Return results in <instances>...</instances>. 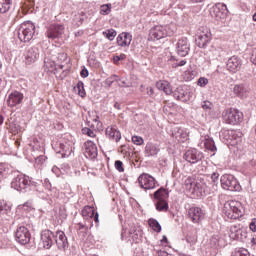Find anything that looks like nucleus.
<instances>
[{
    "instance_id": "9",
    "label": "nucleus",
    "mask_w": 256,
    "mask_h": 256,
    "mask_svg": "<svg viewBox=\"0 0 256 256\" xmlns=\"http://www.w3.org/2000/svg\"><path fill=\"white\" fill-rule=\"evenodd\" d=\"M16 241L20 245H27L31 241V233H29V228L25 226H20L16 230Z\"/></svg>"
},
{
    "instance_id": "20",
    "label": "nucleus",
    "mask_w": 256,
    "mask_h": 256,
    "mask_svg": "<svg viewBox=\"0 0 256 256\" xmlns=\"http://www.w3.org/2000/svg\"><path fill=\"white\" fill-rule=\"evenodd\" d=\"M211 37V32H202V34H200L196 39V45L200 47V49H205V47H207V44L211 41Z\"/></svg>"
},
{
    "instance_id": "25",
    "label": "nucleus",
    "mask_w": 256,
    "mask_h": 256,
    "mask_svg": "<svg viewBox=\"0 0 256 256\" xmlns=\"http://www.w3.org/2000/svg\"><path fill=\"white\" fill-rule=\"evenodd\" d=\"M173 96L175 99H178V101H187V99H189V93L183 89V86L176 88L173 92Z\"/></svg>"
},
{
    "instance_id": "53",
    "label": "nucleus",
    "mask_w": 256,
    "mask_h": 256,
    "mask_svg": "<svg viewBox=\"0 0 256 256\" xmlns=\"http://www.w3.org/2000/svg\"><path fill=\"white\" fill-rule=\"evenodd\" d=\"M119 87H131V83L127 82V80L125 79H120Z\"/></svg>"
},
{
    "instance_id": "5",
    "label": "nucleus",
    "mask_w": 256,
    "mask_h": 256,
    "mask_svg": "<svg viewBox=\"0 0 256 256\" xmlns=\"http://www.w3.org/2000/svg\"><path fill=\"white\" fill-rule=\"evenodd\" d=\"M12 189L25 193L29 187H31V180L29 176L23 174L17 175L11 182Z\"/></svg>"
},
{
    "instance_id": "26",
    "label": "nucleus",
    "mask_w": 256,
    "mask_h": 256,
    "mask_svg": "<svg viewBox=\"0 0 256 256\" xmlns=\"http://www.w3.org/2000/svg\"><path fill=\"white\" fill-rule=\"evenodd\" d=\"M155 201H167L169 199V190L161 187L156 192H154Z\"/></svg>"
},
{
    "instance_id": "37",
    "label": "nucleus",
    "mask_w": 256,
    "mask_h": 256,
    "mask_svg": "<svg viewBox=\"0 0 256 256\" xmlns=\"http://www.w3.org/2000/svg\"><path fill=\"white\" fill-rule=\"evenodd\" d=\"M11 211V205L5 200H0V215H7Z\"/></svg>"
},
{
    "instance_id": "18",
    "label": "nucleus",
    "mask_w": 256,
    "mask_h": 256,
    "mask_svg": "<svg viewBox=\"0 0 256 256\" xmlns=\"http://www.w3.org/2000/svg\"><path fill=\"white\" fill-rule=\"evenodd\" d=\"M82 216L84 219H93L95 223H99V213L95 212V208L91 206H85L83 208Z\"/></svg>"
},
{
    "instance_id": "11",
    "label": "nucleus",
    "mask_w": 256,
    "mask_h": 256,
    "mask_svg": "<svg viewBox=\"0 0 256 256\" xmlns=\"http://www.w3.org/2000/svg\"><path fill=\"white\" fill-rule=\"evenodd\" d=\"M184 159L191 164L199 163L203 159V152L197 149L187 150L184 154Z\"/></svg>"
},
{
    "instance_id": "58",
    "label": "nucleus",
    "mask_w": 256,
    "mask_h": 256,
    "mask_svg": "<svg viewBox=\"0 0 256 256\" xmlns=\"http://www.w3.org/2000/svg\"><path fill=\"white\" fill-rule=\"evenodd\" d=\"M251 61L256 65V48L252 51Z\"/></svg>"
},
{
    "instance_id": "13",
    "label": "nucleus",
    "mask_w": 256,
    "mask_h": 256,
    "mask_svg": "<svg viewBox=\"0 0 256 256\" xmlns=\"http://www.w3.org/2000/svg\"><path fill=\"white\" fill-rule=\"evenodd\" d=\"M138 183L142 189H155V178L149 174L140 175Z\"/></svg>"
},
{
    "instance_id": "43",
    "label": "nucleus",
    "mask_w": 256,
    "mask_h": 256,
    "mask_svg": "<svg viewBox=\"0 0 256 256\" xmlns=\"http://www.w3.org/2000/svg\"><path fill=\"white\" fill-rule=\"evenodd\" d=\"M202 109H204V111H213L215 105L211 101L206 100L202 102Z\"/></svg>"
},
{
    "instance_id": "29",
    "label": "nucleus",
    "mask_w": 256,
    "mask_h": 256,
    "mask_svg": "<svg viewBox=\"0 0 256 256\" xmlns=\"http://www.w3.org/2000/svg\"><path fill=\"white\" fill-rule=\"evenodd\" d=\"M210 245L213 249H221V247H225V240L221 239L219 235H214L210 238Z\"/></svg>"
},
{
    "instance_id": "49",
    "label": "nucleus",
    "mask_w": 256,
    "mask_h": 256,
    "mask_svg": "<svg viewBox=\"0 0 256 256\" xmlns=\"http://www.w3.org/2000/svg\"><path fill=\"white\" fill-rule=\"evenodd\" d=\"M83 135H88V137H96L95 132L91 130L90 128H83L82 129Z\"/></svg>"
},
{
    "instance_id": "46",
    "label": "nucleus",
    "mask_w": 256,
    "mask_h": 256,
    "mask_svg": "<svg viewBox=\"0 0 256 256\" xmlns=\"http://www.w3.org/2000/svg\"><path fill=\"white\" fill-rule=\"evenodd\" d=\"M236 239L238 241H245V239H247V228L242 226V231H240V234Z\"/></svg>"
},
{
    "instance_id": "23",
    "label": "nucleus",
    "mask_w": 256,
    "mask_h": 256,
    "mask_svg": "<svg viewBox=\"0 0 256 256\" xmlns=\"http://www.w3.org/2000/svg\"><path fill=\"white\" fill-rule=\"evenodd\" d=\"M173 137H175V139H177V141L179 143H185V141H187L188 139V135L187 132H185V130H183L182 128L176 127L173 132H172Z\"/></svg>"
},
{
    "instance_id": "8",
    "label": "nucleus",
    "mask_w": 256,
    "mask_h": 256,
    "mask_svg": "<svg viewBox=\"0 0 256 256\" xmlns=\"http://www.w3.org/2000/svg\"><path fill=\"white\" fill-rule=\"evenodd\" d=\"M63 33H65V26L61 24H52L48 27L45 35L48 39H59L63 37Z\"/></svg>"
},
{
    "instance_id": "33",
    "label": "nucleus",
    "mask_w": 256,
    "mask_h": 256,
    "mask_svg": "<svg viewBox=\"0 0 256 256\" xmlns=\"http://www.w3.org/2000/svg\"><path fill=\"white\" fill-rule=\"evenodd\" d=\"M243 230V227L241 226H237V225H232L229 228V237L230 239H237V237H239V235H241V232Z\"/></svg>"
},
{
    "instance_id": "42",
    "label": "nucleus",
    "mask_w": 256,
    "mask_h": 256,
    "mask_svg": "<svg viewBox=\"0 0 256 256\" xmlns=\"http://www.w3.org/2000/svg\"><path fill=\"white\" fill-rule=\"evenodd\" d=\"M184 185L186 189L191 193V191L193 190V186L195 185V179L191 177L186 178V180L184 181Z\"/></svg>"
},
{
    "instance_id": "40",
    "label": "nucleus",
    "mask_w": 256,
    "mask_h": 256,
    "mask_svg": "<svg viewBox=\"0 0 256 256\" xmlns=\"http://www.w3.org/2000/svg\"><path fill=\"white\" fill-rule=\"evenodd\" d=\"M112 7L113 6L111 5V3L101 5L100 6V15H109V13H111Z\"/></svg>"
},
{
    "instance_id": "36",
    "label": "nucleus",
    "mask_w": 256,
    "mask_h": 256,
    "mask_svg": "<svg viewBox=\"0 0 256 256\" xmlns=\"http://www.w3.org/2000/svg\"><path fill=\"white\" fill-rule=\"evenodd\" d=\"M204 146H205V149H207L208 151H211L212 153H215V151H217V146H215V141H213V139L211 138H205Z\"/></svg>"
},
{
    "instance_id": "4",
    "label": "nucleus",
    "mask_w": 256,
    "mask_h": 256,
    "mask_svg": "<svg viewBox=\"0 0 256 256\" xmlns=\"http://www.w3.org/2000/svg\"><path fill=\"white\" fill-rule=\"evenodd\" d=\"M222 117L228 125H237L243 121V113L235 108L224 110Z\"/></svg>"
},
{
    "instance_id": "14",
    "label": "nucleus",
    "mask_w": 256,
    "mask_h": 256,
    "mask_svg": "<svg viewBox=\"0 0 256 256\" xmlns=\"http://www.w3.org/2000/svg\"><path fill=\"white\" fill-rule=\"evenodd\" d=\"M243 65V61L239 56H231L226 64V67L230 73H237V71H240L241 67Z\"/></svg>"
},
{
    "instance_id": "45",
    "label": "nucleus",
    "mask_w": 256,
    "mask_h": 256,
    "mask_svg": "<svg viewBox=\"0 0 256 256\" xmlns=\"http://www.w3.org/2000/svg\"><path fill=\"white\" fill-rule=\"evenodd\" d=\"M77 89H78V95L80 97H85L86 93H85V87L83 85V82L79 81L77 83Z\"/></svg>"
},
{
    "instance_id": "57",
    "label": "nucleus",
    "mask_w": 256,
    "mask_h": 256,
    "mask_svg": "<svg viewBox=\"0 0 256 256\" xmlns=\"http://www.w3.org/2000/svg\"><path fill=\"white\" fill-rule=\"evenodd\" d=\"M80 75H81V77H83V78H86V77H89V70H87V69H82L81 70V72H80Z\"/></svg>"
},
{
    "instance_id": "16",
    "label": "nucleus",
    "mask_w": 256,
    "mask_h": 256,
    "mask_svg": "<svg viewBox=\"0 0 256 256\" xmlns=\"http://www.w3.org/2000/svg\"><path fill=\"white\" fill-rule=\"evenodd\" d=\"M84 155L85 157H87V159H96L98 155V151H97V145L93 143V141L88 140L87 142H85Z\"/></svg>"
},
{
    "instance_id": "51",
    "label": "nucleus",
    "mask_w": 256,
    "mask_h": 256,
    "mask_svg": "<svg viewBox=\"0 0 256 256\" xmlns=\"http://www.w3.org/2000/svg\"><path fill=\"white\" fill-rule=\"evenodd\" d=\"M126 58L127 56L125 54H120L119 56H114L113 61L117 65L119 61H125Z\"/></svg>"
},
{
    "instance_id": "31",
    "label": "nucleus",
    "mask_w": 256,
    "mask_h": 256,
    "mask_svg": "<svg viewBox=\"0 0 256 256\" xmlns=\"http://www.w3.org/2000/svg\"><path fill=\"white\" fill-rule=\"evenodd\" d=\"M156 211L167 213L169 211V203L167 200H155Z\"/></svg>"
},
{
    "instance_id": "7",
    "label": "nucleus",
    "mask_w": 256,
    "mask_h": 256,
    "mask_svg": "<svg viewBox=\"0 0 256 256\" xmlns=\"http://www.w3.org/2000/svg\"><path fill=\"white\" fill-rule=\"evenodd\" d=\"M227 13H229L227 5L223 3H217L210 8V15L213 19H216V21L225 19V17H227Z\"/></svg>"
},
{
    "instance_id": "63",
    "label": "nucleus",
    "mask_w": 256,
    "mask_h": 256,
    "mask_svg": "<svg viewBox=\"0 0 256 256\" xmlns=\"http://www.w3.org/2000/svg\"><path fill=\"white\" fill-rule=\"evenodd\" d=\"M154 91L151 87L147 88V95H149L151 97V95H153Z\"/></svg>"
},
{
    "instance_id": "2",
    "label": "nucleus",
    "mask_w": 256,
    "mask_h": 256,
    "mask_svg": "<svg viewBox=\"0 0 256 256\" xmlns=\"http://www.w3.org/2000/svg\"><path fill=\"white\" fill-rule=\"evenodd\" d=\"M173 33H175V25L171 24V25H157L154 26L151 30H150V38L156 41H159V39H163L165 37H171V35H173Z\"/></svg>"
},
{
    "instance_id": "21",
    "label": "nucleus",
    "mask_w": 256,
    "mask_h": 256,
    "mask_svg": "<svg viewBox=\"0 0 256 256\" xmlns=\"http://www.w3.org/2000/svg\"><path fill=\"white\" fill-rule=\"evenodd\" d=\"M131 41H133V36L127 32H123L117 37V43L120 47H129Z\"/></svg>"
},
{
    "instance_id": "50",
    "label": "nucleus",
    "mask_w": 256,
    "mask_h": 256,
    "mask_svg": "<svg viewBox=\"0 0 256 256\" xmlns=\"http://www.w3.org/2000/svg\"><path fill=\"white\" fill-rule=\"evenodd\" d=\"M132 142L134 145H143L144 143L143 138L140 136H132Z\"/></svg>"
},
{
    "instance_id": "32",
    "label": "nucleus",
    "mask_w": 256,
    "mask_h": 256,
    "mask_svg": "<svg viewBox=\"0 0 256 256\" xmlns=\"http://www.w3.org/2000/svg\"><path fill=\"white\" fill-rule=\"evenodd\" d=\"M233 92L237 97L243 99L247 95V88L243 84H238L234 86Z\"/></svg>"
},
{
    "instance_id": "1",
    "label": "nucleus",
    "mask_w": 256,
    "mask_h": 256,
    "mask_svg": "<svg viewBox=\"0 0 256 256\" xmlns=\"http://www.w3.org/2000/svg\"><path fill=\"white\" fill-rule=\"evenodd\" d=\"M223 213L228 219H239L243 217V204L236 200H230L224 203Z\"/></svg>"
},
{
    "instance_id": "61",
    "label": "nucleus",
    "mask_w": 256,
    "mask_h": 256,
    "mask_svg": "<svg viewBox=\"0 0 256 256\" xmlns=\"http://www.w3.org/2000/svg\"><path fill=\"white\" fill-rule=\"evenodd\" d=\"M186 241L187 243H196L197 242V238L194 237L192 240L189 236H186Z\"/></svg>"
},
{
    "instance_id": "47",
    "label": "nucleus",
    "mask_w": 256,
    "mask_h": 256,
    "mask_svg": "<svg viewBox=\"0 0 256 256\" xmlns=\"http://www.w3.org/2000/svg\"><path fill=\"white\" fill-rule=\"evenodd\" d=\"M196 191H203V184L201 182L194 181V186L190 193H195Z\"/></svg>"
},
{
    "instance_id": "27",
    "label": "nucleus",
    "mask_w": 256,
    "mask_h": 256,
    "mask_svg": "<svg viewBox=\"0 0 256 256\" xmlns=\"http://www.w3.org/2000/svg\"><path fill=\"white\" fill-rule=\"evenodd\" d=\"M156 87L160 91H164L166 95H171V93H173V88L168 81H159L156 83Z\"/></svg>"
},
{
    "instance_id": "55",
    "label": "nucleus",
    "mask_w": 256,
    "mask_h": 256,
    "mask_svg": "<svg viewBox=\"0 0 256 256\" xmlns=\"http://www.w3.org/2000/svg\"><path fill=\"white\" fill-rule=\"evenodd\" d=\"M116 78L117 76H111L110 78L106 79V85H108V87H111V85H113Z\"/></svg>"
},
{
    "instance_id": "64",
    "label": "nucleus",
    "mask_w": 256,
    "mask_h": 256,
    "mask_svg": "<svg viewBox=\"0 0 256 256\" xmlns=\"http://www.w3.org/2000/svg\"><path fill=\"white\" fill-rule=\"evenodd\" d=\"M249 228L251 231H253V233L256 232V225H250Z\"/></svg>"
},
{
    "instance_id": "48",
    "label": "nucleus",
    "mask_w": 256,
    "mask_h": 256,
    "mask_svg": "<svg viewBox=\"0 0 256 256\" xmlns=\"http://www.w3.org/2000/svg\"><path fill=\"white\" fill-rule=\"evenodd\" d=\"M114 165L115 169H117L119 173H123L125 171V168L123 167V162L121 160H116Z\"/></svg>"
},
{
    "instance_id": "35",
    "label": "nucleus",
    "mask_w": 256,
    "mask_h": 256,
    "mask_svg": "<svg viewBox=\"0 0 256 256\" xmlns=\"http://www.w3.org/2000/svg\"><path fill=\"white\" fill-rule=\"evenodd\" d=\"M169 65L173 69H177V67H184V65H187V60H178L175 57L171 56V58L168 60Z\"/></svg>"
},
{
    "instance_id": "41",
    "label": "nucleus",
    "mask_w": 256,
    "mask_h": 256,
    "mask_svg": "<svg viewBox=\"0 0 256 256\" xmlns=\"http://www.w3.org/2000/svg\"><path fill=\"white\" fill-rule=\"evenodd\" d=\"M122 235H132V238L135 239V237H137V235H139L137 233V230H135V226H131V229L127 232V228H123L122 229Z\"/></svg>"
},
{
    "instance_id": "12",
    "label": "nucleus",
    "mask_w": 256,
    "mask_h": 256,
    "mask_svg": "<svg viewBox=\"0 0 256 256\" xmlns=\"http://www.w3.org/2000/svg\"><path fill=\"white\" fill-rule=\"evenodd\" d=\"M188 216L193 223L199 224L205 219V213L199 207H191L188 210Z\"/></svg>"
},
{
    "instance_id": "17",
    "label": "nucleus",
    "mask_w": 256,
    "mask_h": 256,
    "mask_svg": "<svg viewBox=\"0 0 256 256\" xmlns=\"http://www.w3.org/2000/svg\"><path fill=\"white\" fill-rule=\"evenodd\" d=\"M176 49L177 54L180 57H187V55H189V42L187 41V38L179 39Z\"/></svg>"
},
{
    "instance_id": "19",
    "label": "nucleus",
    "mask_w": 256,
    "mask_h": 256,
    "mask_svg": "<svg viewBox=\"0 0 256 256\" xmlns=\"http://www.w3.org/2000/svg\"><path fill=\"white\" fill-rule=\"evenodd\" d=\"M7 103L9 107H16V105H21L23 103V94L21 92H13L8 96Z\"/></svg>"
},
{
    "instance_id": "38",
    "label": "nucleus",
    "mask_w": 256,
    "mask_h": 256,
    "mask_svg": "<svg viewBox=\"0 0 256 256\" xmlns=\"http://www.w3.org/2000/svg\"><path fill=\"white\" fill-rule=\"evenodd\" d=\"M83 21H84L83 15L79 13L75 14L72 19V25L74 27H81V25H83Z\"/></svg>"
},
{
    "instance_id": "62",
    "label": "nucleus",
    "mask_w": 256,
    "mask_h": 256,
    "mask_svg": "<svg viewBox=\"0 0 256 256\" xmlns=\"http://www.w3.org/2000/svg\"><path fill=\"white\" fill-rule=\"evenodd\" d=\"M5 173V167L3 166V164H0V177H3Z\"/></svg>"
},
{
    "instance_id": "60",
    "label": "nucleus",
    "mask_w": 256,
    "mask_h": 256,
    "mask_svg": "<svg viewBox=\"0 0 256 256\" xmlns=\"http://www.w3.org/2000/svg\"><path fill=\"white\" fill-rule=\"evenodd\" d=\"M148 225H159L158 221L153 219V218H150L148 220Z\"/></svg>"
},
{
    "instance_id": "54",
    "label": "nucleus",
    "mask_w": 256,
    "mask_h": 256,
    "mask_svg": "<svg viewBox=\"0 0 256 256\" xmlns=\"http://www.w3.org/2000/svg\"><path fill=\"white\" fill-rule=\"evenodd\" d=\"M212 183H219V173L214 172L211 175Z\"/></svg>"
},
{
    "instance_id": "39",
    "label": "nucleus",
    "mask_w": 256,
    "mask_h": 256,
    "mask_svg": "<svg viewBox=\"0 0 256 256\" xmlns=\"http://www.w3.org/2000/svg\"><path fill=\"white\" fill-rule=\"evenodd\" d=\"M18 209H20V211H26V213H29L30 211H33V203L30 201L25 202L24 204L19 205Z\"/></svg>"
},
{
    "instance_id": "28",
    "label": "nucleus",
    "mask_w": 256,
    "mask_h": 256,
    "mask_svg": "<svg viewBox=\"0 0 256 256\" xmlns=\"http://www.w3.org/2000/svg\"><path fill=\"white\" fill-rule=\"evenodd\" d=\"M146 157H155L159 153V146L153 143H148L144 151Z\"/></svg>"
},
{
    "instance_id": "52",
    "label": "nucleus",
    "mask_w": 256,
    "mask_h": 256,
    "mask_svg": "<svg viewBox=\"0 0 256 256\" xmlns=\"http://www.w3.org/2000/svg\"><path fill=\"white\" fill-rule=\"evenodd\" d=\"M207 83H209V80L205 77H201L198 79L199 87H205V85H207Z\"/></svg>"
},
{
    "instance_id": "44",
    "label": "nucleus",
    "mask_w": 256,
    "mask_h": 256,
    "mask_svg": "<svg viewBox=\"0 0 256 256\" xmlns=\"http://www.w3.org/2000/svg\"><path fill=\"white\" fill-rule=\"evenodd\" d=\"M103 35H106L107 39H109V41H113V39H115V37H117V31H115L114 29H110L107 32H103Z\"/></svg>"
},
{
    "instance_id": "10",
    "label": "nucleus",
    "mask_w": 256,
    "mask_h": 256,
    "mask_svg": "<svg viewBox=\"0 0 256 256\" xmlns=\"http://www.w3.org/2000/svg\"><path fill=\"white\" fill-rule=\"evenodd\" d=\"M55 243V234L50 230H43L41 232V244L44 249H51Z\"/></svg>"
},
{
    "instance_id": "3",
    "label": "nucleus",
    "mask_w": 256,
    "mask_h": 256,
    "mask_svg": "<svg viewBox=\"0 0 256 256\" xmlns=\"http://www.w3.org/2000/svg\"><path fill=\"white\" fill-rule=\"evenodd\" d=\"M18 39L23 43H29L31 39H33V35H35V25L31 22H23L18 30Z\"/></svg>"
},
{
    "instance_id": "59",
    "label": "nucleus",
    "mask_w": 256,
    "mask_h": 256,
    "mask_svg": "<svg viewBox=\"0 0 256 256\" xmlns=\"http://www.w3.org/2000/svg\"><path fill=\"white\" fill-rule=\"evenodd\" d=\"M153 231H156V233H161V225H152Z\"/></svg>"
},
{
    "instance_id": "30",
    "label": "nucleus",
    "mask_w": 256,
    "mask_h": 256,
    "mask_svg": "<svg viewBox=\"0 0 256 256\" xmlns=\"http://www.w3.org/2000/svg\"><path fill=\"white\" fill-rule=\"evenodd\" d=\"M44 70L47 73H56L57 65L55 64V61L51 60L50 58H45L44 59Z\"/></svg>"
},
{
    "instance_id": "34",
    "label": "nucleus",
    "mask_w": 256,
    "mask_h": 256,
    "mask_svg": "<svg viewBox=\"0 0 256 256\" xmlns=\"http://www.w3.org/2000/svg\"><path fill=\"white\" fill-rule=\"evenodd\" d=\"M13 5V0H0V13H9L11 6Z\"/></svg>"
},
{
    "instance_id": "15",
    "label": "nucleus",
    "mask_w": 256,
    "mask_h": 256,
    "mask_svg": "<svg viewBox=\"0 0 256 256\" xmlns=\"http://www.w3.org/2000/svg\"><path fill=\"white\" fill-rule=\"evenodd\" d=\"M54 241L60 251H65V249L69 247L67 236H65V232L63 231L56 232V236H54Z\"/></svg>"
},
{
    "instance_id": "56",
    "label": "nucleus",
    "mask_w": 256,
    "mask_h": 256,
    "mask_svg": "<svg viewBox=\"0 0 256 256\" xmlns=\"http://www.w3.org/2000/svg\"><path fill=\"white\" fill-rule=\"evenodd\" d=\"M218 189H219V182H212V188H211L212 193H215V191H218Z\"/></svg>"
},
{
    "instance_id": "22",
    "label": "nucleus",
    "mask_w": 256,
    "mask_h": 256,
    "mask_svg": "<svg viewBox=\"0 0 256 256\" xmlns=\"http://www.w3.org/2000/svg\"><path fill=\"white\" fill-rule=\"evenodd\" d=\"M37 59H39V49L35 47L28 49L26 53V63L31 65V63H35Z\"/></svg>"
},
{
    "instance_id": "24",
    "label": "nucleus",
    "mask_w": 256,
    "mask_h": 256,
    "mask_svg": "<svg viewBox=\"0 0 256 256\" xmlns=\"http://www.w3.org/2000/svg\"><path fill=\"white\" fill-rule=\"evenodd\" d=\"M106 135L109 137V139H112V141H116V143H119L121 141V132L113 127L106 128Z\"/></svg>"
},
{
    "instance_id": "6",
    "label": "nucleus",
    "mask_w": 256,
    "mask_h": 256,
    "mask_svg": "<svg viewBox=\"0 0 256 256\" xmlns=\"http://www.w3.org/2000/svg\"><path fill=\"white\" fill-rule=\"evenodd\" d=\"M221 186L226 189V191H239L241 186L237 182V179L231 174H224L220 178Z\"/></svg>"
}]
</instances>
